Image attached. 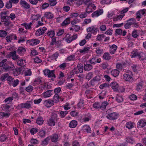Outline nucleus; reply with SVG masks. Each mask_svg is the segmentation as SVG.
Masks as SVG:
<instances>
[{
    "mask_svg": "<svg viewBox=\"0 0 146 146\" xmlns=\"http://www.w3.org/2000/svg\"><path fill=\"white\" fill-rule=\"evenodd\" d=\"M59 56V53L58 52H56L54 54L51 56V58L52 59H56Z\"/></svg>",
    "mask_w": 146,
    "mask_h": 146,
    "instance_id": "61",
    "label": "nucleus"
},
{
    "mask_svg": "<svg viewBox=\"0 0 146 146\" xmlns=\"http://www.w3.org/2000/svg\"><path fill=\"white\" fill-rule=\"evenodd\" d=\"M101 79V76L100 75L96 76L90 81V85L92 86H94L96 83L100 81Z\"/></svg>",
    "mask_w": 146,
    "mask_h": 146,
    "instance_id": "6",
    "label": "nucleus"
},
{
    "mask_svg": "<svg viewBox=\"0 0 146 146\" xmlns=\"http://www.w3.org/2000/svg\"><path fill=\"white\" fill-rule=\"evenodd\" d=\"M53 14L50 12H46L44 15V17L48 19H51L53 18Z\"/></svg>",
    "mask_w": 146,
    "mask_h": 146,
    "instance_id": "19",
    "label": "nucleus"
},
{
    "mask_svg": "<svg viewBox=\"0 0 146 146\" xmlns=\"http://www.w3.org/2000/svg\"><path fill=\"white\" fill-rule=\"evenodd\" d=\"M7 35V33L6 31L3 30H0V37L2 38L5 37Z\"/></svg>",
    "mask_w": 146,
    "mask_h": 146,
    "instance_id": "35",
    "label": "nucleus"
},
{
    "mask_svg": "<svg viewBox=\"0 0 146 146\" xmlns=\"http://www.w3.org/2000/svg\"><path fill=\"white\" fill-rule=\"evenodd\" d=\"M20 5L24 8L29 9L30 8V5L24 0H21L20 1Z\"/></svg>",
    "mask_w": 146,
    "mask_h": 146,
    "instance_id": "15",
    "label": "nucleus"
},
{
    "mask_svg": "<svg viewBox=\"0 0 146 146\" xmlns=\"http://www.w3.org/2000/svg\"><path fill=\"white\" fill-rule=\"evenodd\" d=\"M72 146H80L79 143L77 141H74L72 143Z\"/></svg>",
    "mask_w": 146,
    "mask_h": 146,
    "instance_id": "64",
    "label": "nucleus"
},
{
    "mask_svg": "<svg viewBox=\"0 0 146 146\" xmlns=\"http://www.w3.org/2000/svg\"><path fill=\"white\" fill-rule=\"evenodd\" d=\"M122 30L120 29H118L115 31V35H121L122 34Z\"/></svg>",
    "mask_w": 146,
    "mask_h": 146,
    "instance_id": "51",
    "label": "nucleus"
},
{
    "mask_svg": "<svg viewBox=\"0 0 146 146\" xmlns=\"http://www.w3.org/2000/svg\"><path fill=\"white\" fill-rule=\"evenodd\" d=\"M77 35L76 34L71 36L69 34H67L66 35V41L68 43H70L72 41L76 39L77 38Z\"/></svg>",
    "mask_w": 146,
    "mask_h": 146,
    "instance_id": "4",
    "label": "nucleus"
},
{
    "mask_svg": "<svg viewBox=\"0 0 146 146\" xmlns=\"http://www.w3.org/2000/svg\"><path fill=\"white\" fill-rule=\"evenodd\" d=\"M139 53L137 52V50H133L131 52L130 56L131 58L135 57L138 56Z\"/></svg>",
    "mask_w": 146,
    "mask_h": 146,
    "instance_id": "27",
    "label": "nucleus"
},
{
    "mask_svg": "<svg viewBox=\"0 0 146 146\" xmlns=\"http://www.w3.org/2000/svg\"><path fill=\"white\" fill-rule=\"evenodd\" d=\"M68 113L67 111H61L60 112V114L61 115V117L64 118L66 115Z\"/></svg>",
    "mask_w": 146,
    "mask_h": 146,
    "instance_id": "57",
    "label": "nucleus"
},
{
    "mask_svg": "<svg viewBox=\"0 0 146 146\" xmlns=\"http://www.w3.org/2000/svg\"><path fill=\"white\" fill-rule=\"evenodd\" d=\"M110 85L107 83H104L101 84L100 86V88L101 89H103L106 88H109Z\"/></svg>",
    "mask_w": 146,
    "mask_h": 146,
    "instance_id": "41",
    "label": "nucleus"
},
{
    "mask_svg": "<svg viewBox=\"0 0 146 146\" xmlns=\"http://www.w3.org/2000/svg\"><path fill=\"white\" fill-rule=\"evenodd\" d=\"M96 52L98 55V56H101L103 53V49L100 48H96Z\"/></svg>",
    "mask_w": 146,
    "mask_h": 146,
    "instance_id": "38",
    "label": "nucleus"
},
{
    "mask_svg": "<svg viewBox=\"0 0 146 146\" xmlns=\"http://www.w3.org/2000/svg\"><path fill=\"white\" fill-rule=\"evenodd\" d=\"M135 19L132 18L129 19L127 21V22L124 25V27L125 29H128L131 26L133 25L135 23Z\"/></svg>",
    "mask_w": 146,
    "mask_h": 146,
    "instance_id": "5",
    "label": "nucleus"
},
{
    "mask_svg": "<svg viewBox=\"0 0 146 146\" xmlns=\"http://www.w3.org/2000/svg\"><path fill=\"white\" fill-rule=\"evenodd\" d=\"M138 56L140 60H145L146 58V56L144 53L143 52L139 53Z\"/></svg>",
    "mask_w": 146,
    "mask_h": 146,
    "instance_id": "29",
    "label": "nucleus"
},
{
    "mask_svg": "<svg viewBox=\"0 0 146 146\" xmlns=\"http://www.w3.org/2000/svg\"><path fill=\"white\" fill-rule=\"evenodd\" d=\"M0 67H3L6 72L13 70L15 68L14 64L10 60L5 59L0 62Z\"/></svg>",
    "mask_w": 146,
    "mask_h": 146,
    "instance_id": "1",
    "label": "nucleus"
},
{
    "mask_svg": "<svg viewBox=\"0 0 146 146\" xmlns=\"http://www.w3.org/2000/svg\"><path fill=\"white\" fill-rule=\"evenodd\" d=\"M119 73V71L117 69L113 70L111 72V74L114 77L118 76Z\"/></svg>",
    "mask_w": 146,
    "mask_h": 146,
    "instance_id": "22",
    "label": "nucleus"
},
{
    "mask_svg": "<svg viewBox=\"0 0 146 146\" xmlns=\"http://www.w3.org/2000/svg\"><path fill=\"white\" fill-rule=\"evenodd\" d=\"M134 123L131 122H128L126 124V127L129 129H131L133 127Z\"/></svg>",
    "mask_w": 146,
    "mask_h": 146,
    "instance_id": "34",
    "label": "nucleus"
},
{
    "mask_svg": "<svg viewBox=\"0 0 146 146\" xmlns=\"http://www.w3.org/2000/svg\"><path fill=\"white\" fill-rule=\"evenodd\" d=\"M23 108L26 109H29L31 108V104L32 102L31 101H28L24 103H23Z\"/></svg>",
    "mask_w": 146,
    "mask_h": 146,
    "instance_id": "16",
    "label": "nucleus"
},
{
    "mask_svg": "<svg viewBox=\"0 0 146 146\" xmlns=\"http://www.w3.org/2000/svg\"><path fill=\"white\" fill-rule=\"evenodd\" d=\"M96 57H93L89 60V61L91 64H96Z\"/></svg>",
    "mask_w": 146,
    "mask_h": 146,
    "instance_id": "59",
    "label": "nucleus"
},
{
    "mask_svg": "<svg viewBox=\"0 0 146 146\" xmlns=\"http://www.w3.org/2000/svg\"><path fill=\"white\" fill-rule=\"evenodd\" d=\"M70 23V18H67L65 19V20H64L61 24V25L63 26Z\"/></svg>",
    "mask_w": 146,
    "mask_h": 146,
    "instance_id": "31",
    "label": "nucleus"
},
{
    "mask_svg": "<svg viewBox=\"0 0 146 146\" xmlns=\"http://www.w3.org/2000/svg\"><path fill=\"white\" fill-rule=\"evenodd\" d=\"M54 101L52 100H47L44 102L43 104L44 105L48 108H50L54 105Z\"/></svg>",
    "mask_w": 146,
    "mask_h": 146,
    "instance_id": "8",
    "label": "nucleus"
},
{
    "mask_svg": "<svg viewBox=\"0 0 146 146\" xmlns=\"http://www.w3.org/2000/svg\"><path fill=\"white\" fill-rule=\"evenodd\" d=\"M90 48L89 47H84L83 49L80 50V53H84L87 52L90 49Z\"/></svg>",
    "mask_w": 146,
    "mask_h": 146,
    "instance_id": "43",
    "label": "nucleus"
},
{
    "mask_svg": "<svg viewBox=\"0 0 146 146\" xmlns=\"http://www.w3.org/2000/svg\"><path fill=\"white\" fill-rule=\"evenodd\" d=\"M75 55L74 54L71 55L67 57L66 60L68 61H71L74 60L75 59Z\"/></svg>",
    "mask_w": 146,
    "mask_h": 146,
    "instance_id": "39",
    "label": "nucleus"
},
{
    "mask_svg": "<svg viewBox=\"0 0 146 146\" xmlns=\"http://www.w3.org/2000/svg\"><path fill=\"white\" fill-rule=\"evenodd\" d=\"M50 137H49L48 136L46 137L42 141V145L44 146L47 145L50 140Z\"/></svg>",
    "mask_w": 146,
    "mask_h": 146,
    "instance_id": "28",
    "label": "nucleus"
},
{
    "mask_svg": "<svg viewBox=\"0 0 146 146\" xmlns=\"http://www.w3.org/2000/svg\"><path fill=\"white\" fill-rule=\"evenodd\" d=\"M46 132L43 130L40 131L38 133V135L41 137H45Z\"/></svg>",
    "mask_w": 146,
    "mask_h": 146,
    "instance_id": "47",
    "label": "nucleus"
},
{
    "mask_svg": "<svg viewBox=\"0 0 146 146\" xmlns=\"http://www.w3.org/2000/svg\"><path fill=\"white\" fill-rule=\"evenodd\" d=\"M53 98L55 101V102H57L59 101V96L58 94H55L53 97Z\"/></svg>",
    "mask_w": 146,
    "mask_h": 146,
    "instance_id": "56",
    "label": "nucleus"
},
{
    "mask_svg": "<svg viewBox=\"0 0 146 146\" xmlns=\"http://www.w3.org/2000/svg\"><path fill=\"white\" fill-rule=\"evenodd\" d=\"M64 29H59L58 32H57V35L60 36L62 35L64 33Z\"/></svg>",
    "mask_w": 146,
    "mask_h": 146,
    "instance_id": "55",
    "label": "nucleus"
},
{
    "mask_svg": "<svg viewBox=\"0 0 146 146\" xmlns=\"http://www.w3.org/2000/svg\"><path fill=\"white\" fill-rule=\"evenodd\" d=\"M41 82V80L39 78H38L35 79L34 81V84L35 85H38L40 84Z\"/></svg>",
    "mask_w": 146,
    "mask_h": 146,
    "instance_id": "50",
    "label": "nucleus"
},
{
    "mask_svg": "<svg viewBox=\"0 0 146 146\" xmlns=\"http://www.w3.org/2000/svg\"><path fill=\"white\" fill-rule=\"evenodd\" d=\"M38 131V129L35 128H32L30 131L32 135H34Z\"/></svg>",
    "mask_w": 146,
    "mask_h": 146,
    "instance_id": "60",
    "label": "nucleus"
},
{
    "mask_svg": "<svg viewBox=\"0 0 146 146\" xmlns=\"http://www.w3.org/2000/svg\"><path fill=\"white\" fill-rule=\"evenodd\" d=\"M82 129L84 132L90 133L91 130L90 126L88 125H85L83 126Z\"/></svg>",
    "mask_w": 146,
    "mask_h": 146,
    "instance_id": "17",
    "label": "nucleus"
},
{
    "mask_svg": "<svg viewBox=\"0 0 146 146\" xmlns=\"http://www.w3.org/2000/svg\"><path fill=\"white\" fill-rule=\"evenodd\" d=\"M84 102L83 100H80L77 105V107L79 108H82L84 107Z\"/></svg>",
    "mask_w": 146,
    "mask_h": 146,
    "instance_id": "52",
    "label": "nucleus"
},
{
    "mask_svg": "<svg viewBox=\"0 0 146 146\" xmlns=\"http://www.w3.org/2000/svg\"><path fill=\"white\" fill-rule=\"evenodd\" d=\"M146 125V121L144 119H141L137 123V127L141 128L144 127Z\"/></svg>",
    "mask_w": 146,
    "mask_h": 146,
    "instance_id": "12",
    "label": "nucleus"
},
{
    "mask_svg": "<svg viewBox=\"0 0 146 146\" xmlns=\"http://www.w3.org/2000/svg\"><path fill=\"white\" fill-rule=\"evenodd\" d=\"M40 42V40L38 39H32L31 40H28L27 42L29 43L30 45L33 46L38 44Z\"/></svg>",
    "mask_w": 146,
    "mask_h": 146,
    "instance_id": "11",
    "label": "nucleus"
},
{
    "mask_svg": "<svg viewBox=\"0 0 146 146\" xmlns=\"http://www.w3.org/2000/svg\"><path fill=\"white\" fill-rule=\"evenodd\" d=\"M117 48V46L115 44L112 45L110 47V53L111 54H113L116 52Z\"/></svg>",
    "mask_w": 146,
    "mask_h": 146,
    "instance_id": "18",
    "label": "nucleus"
},
{
    "mask_svg": "<svg viewBox=\"0 0 146 146\" xmlns=\"http://www.w3.org/2000/svg\"><path fill=\"white\" fill-rule=\"evenodd\" d=\"M87 13L86 11L83 13H81L79 16L81 19L85 18L87 16Z\"/></svg>",
    "mask_w": 146,
    "mask_h": 146,
    "instance_id": "58",
    "label": "nucleus"
},
{
    "mask_svg": "<svg viewBox=\"0 0 146 146\" xmlns=\"http://www.w3.org/2000/svg\"><path fill=\"white\" fill-rule=\"evenodd\" d=\"M144 82L143 81L141 80L140 82L137 84V85L136 90L137 91H139L143 88Z\"/></svg>",
    "mask_w": 146,
    "mask_h": 146,
    "instance_id": "20",
    "label": "nucleus"
},
{
    "mask_svg": "<svg viewBox=\"0 0 146 146\" xmlns=\"http://www.w3.org/2000/svg\"><path fill=\"white\" fill-rule=\"evenodd\" d=\"M43 34L42 32L41 28L38 29L36 32L35 35L36 36H39L42 35Z\"/></svg>",
    "mask_w": 146,
    "mask_h": 146,
    "instance_id": "45",
    "label": "nucleus"
},
{
    "mask_svg": "<svg viewBox=\"0 0 146 146\" xmlns=\"http://www.w3.org/2000/svg\"><path fill=\"white\" fill-rule=\"evenodd\" d=\"M86 12L88 14L92 13V9L90 7V6L89 5H88V6L86 9Z\"/></svg>",
    "mask_w": 146,
    "mask_h": 146,
    "instance_id": "54",
    "label": "nucleus"
},
{
    "mask_svg": "<svg viewBox=\"0 0 146 146\" xmlns=\"http://www.w3.org/2000/svg\"><path fill=\"white\" fill-rule=\"evenodd\" d=\"M132 36L134 38H137L139 36L137 32V30L134 29L132 33Z\"/></svg>",
    "mask_w": 146,
    "mask_h": 146,
    "instance_id": "44",
    "label": "nucleus"
},
{
    "mask_svg": "<svg viewBox=\"0 0 146 146\" xmlns=\"http://www.w3.org/2000/svg\"><path fill=\"white\" fill-rule=\"evenodd\" d=\"M123 79L127 81L132 82L133 81V78L132 77V74L131 72L130 71L128 74H124L123 75Z\"/></svg>",
    "mask_w": 146,
    "mask_h": 146,
    "instance_id": "3",
    "label": "nucleus"
},
{
    "mask_svg": "<svg viewBox=\"0 0 146 146\" xmlns=\"http://www.w3.org/2000/svg\"><path fill=\"white\" fill-rule=\"evenodd\" d=\"M10 115V113H5L3 112H0V118H2L4 117L7 118Z\"/></svg>",
    "mask_w": 146,
    "mask_h": 146,
    "instance_id": "26",
    "label": "nucleus"
},
{
    "mask_svg": "<svg viewBox=\"0 0 146 146\" xmlns=\"http://www.w3.org/2000/svg\"><path fill=\"white\" fill-rule=\"evenodd\" d=\"M119 114L115 112L109 114L106 116L108 119H117L119 117Z\"/></svg>",
    "mask_w": 146,
    "mask_h": 146,
    "instance_id": "14",
    "label": "nucleus"
},
{
    "mask_svg": "<svg viewBox=\"0 0 146 146\" xmlns=\"http://www.w3.org/2000/svg\"><path fill=\"white\" fill-rule=\"evenodd\" d=\"M103 13V9H99L93 13L92 14V17H97L102 15Z\"/></svg>",
    "mask_w": 146,
    "mask_h": 146,
    "instance_id": "10",
    "label": "nucleus"
},
{
    "mask_svg": "<svg viewBox=\"0 0 146 146\" xmlns=\"http://www.w3.org/2000/svg\"><path fill=\"white\" fill-rule=\"evenodd\" d=\"M12 6V3L9 0V2H7L5 5V7L7 9L11 8Z\"/></svg>",
    "mask_w": 146,
    "mask_h": 146,
    "instance_id": "62",
    "label": "nucleus"
},
{
    "mask_svg": "<svg viewBox=\"0 0 146 146\" xmlns=\"http://www.w3.org/2000/svg\"><path fill=\"white\" fill-rule=\"evenodd\" d=\"M9 75L7 73H5L2 75L0 77V79L2 82H4L8 77L9 76Z\"/></svg>",
    "mask_w": 146,
    "mask_h": 146,
    "instance_id": "24",
    "label": "nucleus"
},
{
    "mask_svg": "<svg viewBox=\"0 0 146 146\" xmlns=\"http://www.w3.org/2000/svg\"><path fill=\"white\" fill-rule=\"evenodd\" d=\"M84 69L85 71H89L92 69V65L90 64H84Z\"/></svg>",
    "mask_w": 146,
    "mask_h": 146,
    "instance_id": "21",
    "label": "nucleus"
},
{
    "mask_svg": "<svg viewBox=\"0 0 146 146\" xmlns=\"http://www.w3.org/2000/svg\"><path fill=\"white\" fill-rule=\"evenodd\" d=\"M26 51L25 48L22 47H19L17 50V52L20 54L22 53H24Z\"/></svg>",
    "mask_w": 146,
    "mask_h": 146,
    "instance_id": "42",
    "label": "nucleus"
},
{
    "mask_svg": "<svg viewBox=\"0 0 146 146\" xmlns=\"http://www.w3.org/2000/svg\"><path fill=\"white\" fill-rule=\"evenodd\" d=\"M10 107L11 106L10 105L7 104L5 105H4L2 108L3 110L7 111L9 109Z\"/></svg>",
    "mask_w": 146,
    "mask_h": 146,
    "instance_id": "48",
    "label": "nucleus"
},
{
    "mask_svg": "<svg viewBox=\"0 0 146 146\" xmlns=\"http://www.w3.org/2000/svg\"><path fill=\"white\" fill-rule=\"evenodd\" d=\"M103 58L106 60H109L111 59V57L110 56L109 52H105L103 55Z\"/></svg>",
    "mask_w": 146,
    "mask_h": 146,
    "instance_id": "25",
    "label": "nucleus"
},
{
    "mask_svg": "<svg viewBox=\"0 0 146 146\" xmlns=\"http://www.w3.org/2000/svg\"><path fill=\"white\" fill-rule=\"evenodd\" d=\"M126 141L127 142L133 143L134 141L133 139L131 137H128L126 138Z\"/></svg>",
    "mask_w": 146,
    "mask_h": 146,
    "instance_id": "53",
    "label": "nucleus"
},
{
    "mask_svg": "<svg viewBox=\"0 0 146 146\" xmlns=\"http://www.w3.org/2000/svg\"><path fill=\"white\" fill-rule=\"evenodd\" d=\"M110 86L114 91H117L119 86L116 82H113L111 83Z\"/></svg>",
    "mask_w": 146,
    "mask_h": 146,
    "instance_id": "13",
    "label": "nucleus"
},
{
    "mask_svg": "<svg viewBox=\"0 0 146 146\" xmlns=\"http://www.w3.org/2000/svg\"><path fill=\"white\" fill-rule=\"evenodd\" d=\"M54 70L51 71L48 69H45L43 70V72L44 75L47 76L48 77L56 78L55 75L54 74Z\"/></svg>",
    "mask_w": 146,
    "mask_h": 146,
    "instance_id": "2",
    "label": "nucleus"
},
{
    "mask_svg": "<svg viewBox=\"0 0 146 146\" xmlns=\"http://www.w3.org/2000/svg\"><path fill=\"white\" fill-rule=\"evenodd\" d=\"M124 15H120L119 16H117L113 19V21H117L122 19V18L124 17Z\"/></svg>",
    "mask_w": 146,
    "mask_h": 146,
    "instance_id": "46",
    "label": "nucleus"
},
{
    "mask_svg": "<svg viewBox=\"0 0 146 146\" xmlns=\"http://www.w3.org/2000/svg\"><path fill=\"white\" fill-rule=\"evenodd\" d=\"M1 21L2 22H5L8 21L9 19V17L8 16H1Z\"/></svg>",
    "mask_w": 146,
    "mask_h": 146,
    "instance_id": "40",
    "label": "nucleus"
},
{
    "mask_svg": "<svg viewBox=\"0 0 146 146\" xmlns=\"http://www.w3.org/2000/svg\"><path fill=\"white\" fill-rule=\"evenodd\" d=\"M99 31L98 28L96 27L95 26H93L90 27H89L87 29V31L88 32H91L95 35L97 31Z\"/></svg>",
    "mask_w": 146,
    "mask_h": 146,
    "instance_id": "9",
    "label": "nucleus"
},
{
    "mask_svg": "<svg viewBox=\"0 0 146 146\" xmlns=\"http://www.w3.org/2000/svg\"><path fill=\"white\" fill-rule=\"evenodd\" d=\"M77 125V121L75 120L72 121L69 124V127L72 128L75 127Z\"/></svg>",
    "mask_w": 146,
    "mask_h": 146,
    "instance_id": "23",
    "label": "nucleus"
},
{
    "mask_svg": "<svg viewBox=\"0 0 146 146\" xmlns=\"http://www.w3.org/2000/svg\"><path fill=\"white\" fill-rule=\"evenodd\" d=\"M14 79V78H13L11 76H9L8 78L7 79V80L8 81V83L10 86L12 85Z\"/></svg>",
    "mask_w": 146,
    "mask_h": 146,
    "instance_id": "33",
    "label": "nucleus"
},
{
    "mask_svg": "<svg viewBox=\"0 0 146 146\" xmlns=\"http://www.w3.org/2000/svg\"><path fill=\"white\" fill-rule=\"evenodd\" d=\"M77 67L80 73H82L83 72L84 67H83V65L82 64H78Z\"/></svg>",
    "mask_w": 146,
    "mask_h": 146,
    "instance_id": "32",
    "label": "nucleus"
},
{
    "mask_svg": "<svg viewBox=\"0 0 146 146\" xmlns=\"http://www.w3.org/2000/svg\"><path fill=\"white\" fill-rule=\"evenodd\" d=\"M48 124L50 126H54L55 124V121L54 119H48L47 121Z\"/></svg>",
    "mask_w": 146,
    "mask_h": 146,
    "instance_id": "30",
    "label": "nucleus"
},
{
    "mask_svg": "<svg viewBox=\"0 0 146 146\" xmlns=\"http://www.w3.org/2000/svg\"><path fill=\"white\" fill-rule=\"evenodd\" d=\"M52 91V90H48L45 92L44 93V97L46 98V97H49L50 96L52 95L51 92Z\"/></svg>",
    "mask_w": 146,
    "mask_h": 146,
    "instance_id": "36",
    "label": "nucleus"
},
{
    "mask_svg": "<svg viewBox=\"0 0 146 146\" xmlns=\"http://www.w3.org/2000/svg\"><path fill=\"white\" fill-rule=\"evenodd\" d=\"M33 87L32 86H29L26 88V90L28 92H31L33 90Z\"/></svg>",
    "mask_w": 146,
    "mask_h": 146,
    "instance_id": "63",
    "label": "nucleus"
},
{
    "mask_svg": "<svg viewBox=\"0 0 146 146\" xmlns=\"http://www.w3.org/2000/svg\"><path fill=\"white\" fill-rule=\"evenodd\" d=\"M48 35L50 38H52L54 36L55 33L53 30H50L47 33Z\"/></svg>",
    "mask_w": 146,
    "mask_h": 146,
    "instance_id": "37",
    "label": "nucleus"
},
{
    "mask_svg": "<svg viewBox=\"0 0 146 146\" xmlns=\"http://www.w3.org/2000/svg\"><path fill=\"white\" fill-rule=\"evenodd\" d=\"M108 104V103L106 101L102 102L101 105H100V108L102 109L105 108L106 106Z\"/></svg>",
    "mask_w": 146,
    "mask_h": 146,
    "instance_id": "49",
    "label": "nucleus"
},
{
    "mask_svg": "<svg viewBox=\"0 0 146 146\" xmlns=\"http://www.w3.org/2000/svg\"><path fill=\"white\" fill-rule=\"evenodd\" d=\"M48 137H50V139H51V141L54 143H56L58 141L59 137L58 135L56 133H53Z\"/></svg>",
    "mask_w": 146,
    "mask_h": 146,
    "instance_id": "7",
    "label": "nucleus"
}]
</instances>
